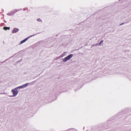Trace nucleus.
Returning <instances> with one entry per match:
<instances>
[{"label": "nucleus", "mask_w": 131, "mask_h": 131, "mask_svg": "<svg viewBox=\"0 0 131 131\" xmlns=\"http://www.w3.org/2000/svg\"><path fill=\"white\" fill-rule=\"evenodd\" d=\"M19 90L16 88L14 89H13L12 90V93L13 95L12 96H10V97H13L16 96L18 93Z\"/></svg>", "instance_id": "obj_1"}, {"label": "nucleus", "mask_w": 131, "mask_h": 131, "mask_svg": "<svg viewBox=\"0 0 131 131\" xmlns=\"http://www.w3.org/2000/svg\"><path fill=\"white\" fill-rule=\"evenodd\" d=\"M73 56V54H70L64 58L62 59V60H63V62H65L70 60Z\"/></svg>", "instance_id": "obj_2"}, {"label": "nucleus", "mask_w": 131, "mask_h": 131, "mask_svg": "<svg viewBox=\"0 0 131 131\" xmlns=\"http://www.w3.org/2000/svg\"><path fill=\"white\" fill-rule=\"evenodd\" d=\"M19 29L17 28H14L13 29L12 31V32L13 33H15L17 32L18 31Z\"/></svg>", "instance_id": "obj_3"}, {"label": "nucleus", "mask_w": 131, "mask_h": 131, "mask_svg": "<svg viewBox=\"0 0 131 131\" xmlns=\"http://www.w3.org/2000/svg\"><path fill=\"white\" fill-rule=\"evenodd\" d=\"M24 87H25V84H24L21 86H19L17 87H16V88L19 90V91L20 89L24 88Z\"/></svg>", "instance_id": "obj_4"}, {"label": "nucleus", "mask_w": 131, "mask_h": 131, "mask_svg": "<svg viewBox=\"0 0 131 131\" xmlns=\"http://www.w3.org/2000/svg\"><path fill=\"white\" fill-rule=\"evenodd\" d=\"M67 52H65L62 53L60 56H61V57L62 58V57L65 56L66 55V53Z\"/></svg>", "instance_id": "obj_5"}, {"label": "nucleus", "mask_w": 131, "mask_h": 131, "mask_svg": "<svg viewBox=\"0 0 131 131\" xmlns=\"http://www.w3.org/2000/svg\"><path fill=\"white\" fill-rule=\"evenodd\" d=\"M35 81H33L32 83H27L25 84V87H26L28 84H34V83L35 82Z\"/></svg>", "instance_id": "obj_6"}, {"label": "nucleus", "mask_w": 131, "mask_h": 131, "mask_svg": "<svg viewBox=\"0 0 131 131\" xmlns=\"http://www.w3.org/2000/svg\"><path fill=\"white\" fill-rule=\"evenodd\" d=\"M34 35H31L30 36L28 37H27V38H25V42L29 38H30V37H31L33 36H34Z\"/></svg>", "instance_id": "obj_7"}, {"label": "nucleus", "mask_w": 131, "mask_h": 131, "mask_svg": "<svg viewBox=\"0 0 131 131\" xmlns=\"http://www.w3.org/2000/svg\"><path fill=\"white\" fill-rule=\"evenodd\" d=\"M10 28L9 27H4V29L5 30H6L7 29L9 30Z\"/></svg>", "instance_id": "obj_8"}, {"label": "nucleus", "mask_w": 131, "mask_h": 131, "mask_svg": "<svg viewBox=\"0 0 131 131\" xmlns=\"http://www.w3.org/2000/svg\"><path fill=\"white\" fill-rule=\"evenodd\" d=\"M62 58V57H61V56L60 55V56H59L58 57H56V60H58V59H59L60 58Z\"/></svg>", "instance_id": "obj_9"}, {"label": "nucleus", "mask_w": 131, "mask_h": 131, "mask_svg": "<svg viewBox=\"0 0 131 131\" xmlns=\"http://www.w3.org/2000/svg\"><path fill=\"white\" fill-rule=\"evenodd\" d=\"M25 42V39L21 41L20 43V44H21L23 43H24Z\"/></svg>", "instance_id": "obj_10"}, {"label": "nucleus", "mask_w": 131, "mask_h": 131, "mask_svg": "<svg viewBox=\"0 0 131 131\" xmlns=\"http://www.w3.org/2000/svg\"><path fill=\"white\" fill-rule=\"evenodd\" d=\"M103 42V40H102L98 44L99 45H100Z\"/></svg>", "instance_id": "obj_11"}, {"label": "nucleus", "mask_w": 131, "mask_h": 131, "mask_svg": "<svg viewBox=\"0 0 131 131\" xmlns=\"http://www.w3.org/2000/svg\"><path fill=\"white\" fill-rule=\"evenodd\" d=\"M37 20L39 22L41 21V20L40 18L38 19Z\"/></svg>", "instance_id": "obj_12"}, {"label": "nucleus", "mask_w": 131, "mask_h": 131, "mask_svg": "<svg viewBox=\"0 0 131 131\" xmlns=\"http://www.w3.org/2000/svg\"><path fill=\"white\" fill-rule=\"evenodd\" d=\"M14 13H9V14H7V15H13Z\"/></svg>", "instance_id": "obj_13"}, {"label": "nucleus", "mask_w": 131, "mask_h": 131, "mask_svg": "<svg viewBox=\"0 0 131 131\" xmlns=\"http://www.w3.org/2000/svg\"><path fill=\"white\" fill-rule=\"evenodd\" d=\"M123 24H124V23H122L120 25H122Z\"/></svg>", "instance_id": "obj_14"}, {"label": "nucleus", "mask_w": 131, "mask_h": 131, "mask_svg": "<svg viewBox=\"0 0 131 131\" xmlns=\"http://www.w3.org/2000/svg\"><path fill=\"white\" fill-rule=\"evenodd\" d=\"M3 94V93H0V94Z\"/></svg>", "instance_id": "obj_15"}]
</instances>
